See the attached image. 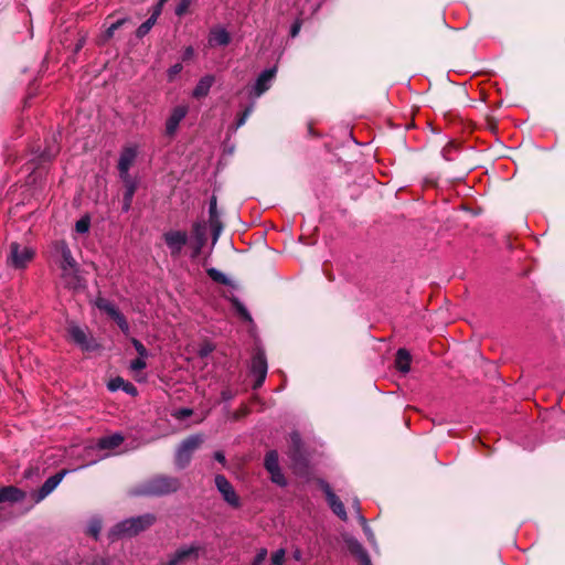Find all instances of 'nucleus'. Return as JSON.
<instances>
[{
	"mask_svg": "<svg viewBox=\"0 0 565 565\" xmlns=\"http://www.w3.org/2000/svg\"><path fill=\"white\" fill-rule=\"evenodd\" d=\"M131 21L128 18H119L116 21H113L108 24L107 29L100 36V42H107L111 38H114L117 30L121 29L126 24H130Z\"/></svg>",
	"mask_w": 565,
	"mask_h": 565,
	"instance_id": "obj_23",
	"label": "nucleus"
},
{
	"mask_svg": "<svg viewBox=\"0 0 565 565\" xmlns=\"http://www.w3.org/2000/svg\"><path fill=\"white\" fill-rule=\"evenodd\" d=\"M120 179L124 182L125 188H126V191L124 194L125 199H127L128 201H132L134 194L137 189V182L135 181V179L131 175L120 177Z\"/></svg>",
	"mask_w": 565,
	"mask_h": 565,
	"instance_id": "obj_28",
	"label": "nucleus"
},
{
	"mask_svg": "<svg viewBox=\"0 0 565 565\" xmlns=\"http://www.w3.org/2000/svg\"><path fill=\"white\" fill-rule=\"evenodd\" d=\"M66 473L67 470H62L61 472L50 477L41 487V489L34 494V501L39 503L43 499H45L51 492H53Z\"/></svg>",
	"mask_w": 565,
	"mask_h": 565,
	"instance_id": "obj_16",
	"label": "nucleus"
},
{
	"mask_svg": "<svg viewBox=\"0 0 565 565\" xmlns=\"http://www.w3.org/2000/svg\"><path fill=\"white\" fill-rule=\"evenodd\" d=\"M233 303H234V306H235L236 310L238 311V313H239V315H241L245 320H248V321H250V320H252V318H250V316H249L248 311L246 310V308H245V307H244V306H243V305H242L237 299H235V300L233 301Z\"/></svg>",
	"mask_w": 565,
	"mask_h": 565,
	"instance_id": "obj_39",
	"label": "nucleus"
},
{
	"mask_svg": "<svg viewBox=\"0 0 565 565\" xmlns=\"http://www.w3.org/2000/svg\"><path fill=\"white\" fill-rule=\"evenodd\" d=\"M113 320L118 324V327L120 328V330L122 331L124 334L129 335V333H130L129 323L127 322L126 318L124 317V315L120 311H118L115 315Z\"/></svg>",
	"mask_w": 565,
	"mask_h": 565,
	"instance_id": "obj_30",
	"label": "nucleus"
},
{
	"mask_svg": "<svg viewBox=\"0 0 565 565\" xmlns=\"http://www.w3.org/2000/svg\"><path fill=\"white\" fill-rule=\"evenodd\" d=\"M52 253L58 257V267L72 266L77 264L72 255V252L65 241H55L52 244Z\"/></svg>",
	"mask_w": 565,
	"mask_h": 565,
	"instance_id": "obj_12",
	"label": "nucleus"
},
{
	"mask_svg": "<svg viewBox=\"0 0 565 565\" xmlns=\"http://www.w3.org/2000/svg\"><path fill=\"white\" fill-rule=\"evenodd\" d=\"M253 110H254V105H253V104H250L249 106H247V107L245 108V110L242 113V115H243L245 118H248V117H249V115L253 113Z\"/></svg>",
	"mask_w": 565,
	"mask_h": 565,
	"instance_id": "obj_49",
	"label": "nucleus"
},
{
	"mask_svg": "<svg viewBox=\"0 0 565 565\" xmlns=\"http://www.w3.org/2000/svg\"><path fill=\"white\" fill-rule=\"evenodd\" d=\"M294 558H295L296 561H301V558H302V553H301V551H300V550H298V548H297V550L294 552Z\"/></svg>",
	"mask_w": 565,
	"mask_h": 565,
	"instance_id": "obj_54",
	"label": "nucleus"
},
{
	"mask_svg": "<svg viewBox=\"0 0 565 565\" xmlns=\"http://www.w3.org/2000/svg\"><path fill=\"white\" fill-rule=\"evenodd\" d=\"M188 113H189L188 105L175 106L171 110V114L166 121V134L169 136H173L177 132L180 122L185 118Z\"/></svg>",
	"mask_w": 565,
	"mask_h": 565,
	"instance_id": "obj_13",
	"label": "nucleus"
},
{
	"mask_svg": "<svg viewBox=\"0 0 565 565\" xmlns=\"http://www.w3.org/2000/svg\"><path fill=\"white\" fill-rule=\"evenodd\" d=\"M164 242L173 257L181 254L182 248L188 243V234L183 231H169L163 234Z\"/></svg>",
	"mask_w": 565,
	"mask_h": 565,
	"instance_id": "obj_8",
	"label": "nucleus"
},
{
	"mask_svg": "<svg viewBox=\"0 0 565 565\" xmlns=\"http://www.w3.org/2000/svg\"><path fill=\"white\" fill-rule=\"evenodd\" d=\"M130 205H131V201H128L127 199L124 198V211H128L130 209Z\"/></svg>",
	"mask_w": 565,
	"mask_h": 565,
	"instance_id": "obj_55",
	"label": "nucleus"
},
{
	"mask_svg": "<svg viewBox=\"0 0 565 565\" xmlns=\"http://www.w3.org/2000/svg\"><path fill=\"white\" fill-rule=\"evenodd\" d=\"M320 487L326 494L327 502L332 512L342 521L348 520V514L344 504L339 497L332 491L330 484L326 481H320Z\"/></svg>",
	"mask_w": 565,
	"mask_h": 565,
	"instance_id": "obj_7",
	"label": "nucleus"
},
{
	"mask_svg": "<svg viewBox=\"0 0 565 565\" xmlns=\"http://www.w3.org/2000/svg\"><path fill=\"white\" fill-rule=\"evenodd\" d=\"M147 359L148 358L138 356L137 359L132 360L129 364V370L138 382L145 381L143 376H139V372L147 367Z\"/></svg>",
	"mask_w": 565,
	"mask_h": 565,
	"instance_id": "obj_26",
	"label": "nucleus"
},
{
	"mask_svg": "<svg viewBox=\"0 0 565 565\" xmlns=\"http://www.w3.org/2000/svg\"><path fill=\"white\" fill-rule=\"evenodd\" d=\"M265 459H268V460L278 459V454L275 450L268 451Z\"/></svg>",
	"mask_w": 565,
	"mask_h": 565,
	"instance_id": "obj_52",
	"label": "nucleus"
},
{
	"mask_svg": "<svg viewBox=\"0 0 565 565\" xmlns=\"http://www.w3.org/2000/svg\"><path fill=\"white\" fill-rule=\"evenodd\" d=\"M102 530V524L98 520L92 521L88 527V532L94 536L97 537Z\"/></svg>",
	"mask_w": 565,
	"mask_h": 565,
	"instance_id": "obj_40",
	"label": "nucleus"
},
{
	"mask_svg": "<svg viewBox=\"0 0 565 565\" xmlns=\"http://www.w3.org/2000/svg\"><path fill=\"white\" fill-rule=\"evenodd\" d=\"M22 499H24V492L13 486L3 487L0 489V503L18 502Z\"/></svg>",
	"mask_w": 565,
	"mask_h": 565,
	"instance_id": "obj_20",
	"label": "nucleus"
},
{
	"mask_svg": "<svg viewBox=\"0 0 565 565\" xmlns=\"http://www.w3.org/2000/svg\"><path fill=\"white\" fill-rule=\"evenodd\" d=\"M267 557V550L262 548L258 551L257 555L255 556L253 565H260L265 558Z\"/></svg>",
	"mask_w": 565,
	"mask_h": 565,
	"instance_id": "obj_42",
	"label": "nucleus"
},
{
	"mask_svg": "<svg viewBox=\"0 0 565 565\" xmlns=\"http://www.w3.org/2000/svg\"><path fill=\"white\" fill-rule=\"evenodd\" d=\"M178 487L179 483L175 479L159 477L153 479L142 492L146 494L161 495L174 492Z\"/></svg>",
	"mask_w": 565,
	"mask_h": 565,
	"instance_id": "obj_6",
	"label": "nucleus"
},
{
	"mask_svg": "<svg viewBox=\"0 0 565 565\" xmlns=\"http://www.w3.org/2000/svg\"><path fill=\"white\" fill-rule=\"evenodd\" d=\"M203 552L204 547L200 543L184 544L170 554L161 565H185L190 562H196Z\"/></svg>",
	"mask_w": 565,
	"mask_h": 565,
	"instance_id": "obj_2",
	"label": "nucleus"
},
{
	"mask_svg": "<svg viewBox=\"0 0 565 565\" xmlns=\"http://www.w3.org/2000/svg\"><path fill=\"white\" fill-rule=\"evenodd\" d=\"M192 0H180L179 4L175 8V14L181 17L183 15L188 8L190 7Z\"/></svg>",
	"mask_w": 565,
	"mask_h": 565,
	"instance_id": "obj_38",
	"label": "nucleus"
},
{
	"mask_svg": "<svg viewBox=\"0 0 565 565\" xmlns=\"http://www.w3.org/2000/svg\"><path fill=\"white\" fill-rule=\"evenodd\" d=\"M266 469L270 473L271 481L282 487L286 486V478L279 467V461H265Z\"/></svg>",
	"mask_w": 565,
	"mask_h": 565,
	"instance_id": "obj_22",
	"label": "nucleus"
},
{
	"mask_svg": "<svg viewBox=\"0 0 565 565\" xmlns=\"http://www.w3.org/2000/svg\"><path fill=\"white\" fill-rule=\"evenodd\" d=\"M209 213H210V224L211 226H214L217 223V210H216V198L213 196L210 201L209 206Z\"/></svg>",
	"mask_w": 565,
	"mask_h": 565,
	"instance_id": "obj_34",
	"label": "nucleus"
},
{
	"mask_svg": "<svg viewBox=\"0 0 565 565\" xmlns=\"http://www.w3.org/2000/svg\"><path fill=\"white\" fill-rule=\"evenodd\" d=\"M156 20L154 18H149L146 22H143L138 29H137V36L142 38L145 36L151 28L154 25Z\"/></svg>",
	"mask_w": 565,
	"mask_h": 565,
	"instance_id": "obj_33",
	"label": "nucleus"
},
{
	"mask_svg": "<svg viewBox=\"0 0 565 565\" xmlns=\"http://www.w3.org/2000/svg\"><path fill=\"white\" fill-rule=\"evenodd\" d=\"M191 414H192V411H191L190 408H182V409L180 411V415H181L182 417H188V416H190Z\"/></svg>",
	"mask_w": 565,
	"mask_h": 565,
	"instance_id": "obj_53",
	"label": "nucleus"
},
{
	"mask_svg": "<svg viewBox=\"0 0 565 565\" xmlns=\"http://www.w3.org/2000/svg\"><path fill=\"white\" fill-rule=\"evenodd\" d=\"M211 227L213 228V232H214V241H216L218 235H220V232L222 230V225H221L220 220L217 218V223L214 226H211Z\"/></svg>",
	"mask_w": 565,
	"mask_h": 565,
	"instance_id": "obj_46",
	"label": "nucleus"
},
{
	"mask_svg": "<svg viewBox=\"0 0 565 565\" xmlns=\"http://www.w3.org/2000/svg\"><path fill=\"white\" fill-rule=\"evenodd\" d=\"M107 387L111 392H116L118 390H122L124 392H126L127 394H129L131 396H135L138 393V391H137V388H136V386L134 384H131L130 382L125 381L122 377H119V376H117L115 379H111L108 382Z\"/></svg>",
	"mask_w": 565,
	"mask_h": 565,
	"instance_id": "obj_19",
	"label": "nucleus"
},
{
	"mask_svg": "<svg viewBox=\"0 0 565 565\" xmlns=\"http://www.w3.org/2000/svg\"><path fill=\"white\" fill-rule=\"evenodd\" d=\"M215 486L221 493L223 500L232 508L238 509L241 508V499L233 486L228 482V480L222 476L217 475L215 477Z\"/></svg>",
	"mask_w": 565,
	"mask_h": 565,
	"instance_id": "obj_5",
	"label": "nucleus"
},
{
	"mask_svg": "<svg viewBox=\"0 0 565 565\" xmlns=\"http://www.w3.org/2000/svg\"><path fill=\"white\" fill-rule=\"evenodd\" d=\"M348 545L350 551L360 558L362 565H372L367 553L356 540H349Z\"/></svg>",
	"mask_w": 565,
	"mask_h": 565,
	"instance_id": "obj_25",
	"label": "nucleus"
},
{
	"mask_svg": "<svg viewBox=\"0 0 565 565\" xmlns=\"http://www.w3.org/2000/svg\"><path fill=\"white\" fill-rule=\"evenodd\" d=\"M253 110H254V105H253V104H250L249 106H247V107L245 108V110L242 113V115H243L245 118H248V117H249V115L253 113Z\"/></svg>",
	"mask_w": 565,
	"mask_h": 565,
	"instance_id": "obj_50",
	"label": "nucleus"
},
{
	"mask_svg": "<svg viewBox=\"0 0 565 565\" xmlns=\"http://www.w3.org/2000/svg\"><path fill=\"white\" fill-rule=\"evenodd\" d=\"M213 351V347L211 344H204L200 348L199 354L202 358L207 356Z\"/></svg>",
	"mask_w": 565,
	"mask_h": 565,
	"instance_id": "obj_44",
	"label": "nucleus"
},
{
	"mask_svg": "<svg viewBox=\"0 0 565 565\" xmlns=\"http://www.w3.org/2000/svg\"><path fill=\"white\" fill-rule=\"evenodd\" d=\"M193 232L199 241V246L195 250V255H198L200 253L202 245L204 244V241H205V228L201 224H195L193 227Z\"/></svg>",
	"mask_w": 565,
	"mask_h": 565,
	"instance_id": "obj_31",
	"label": "nucleus"
},
{
	"mask_svg": "<svg viewBox=\"0 0 565 565\" xmlns=\"http://www.w3.org/2000/svg\"><path fill=\"white\" fill-rule=\"evenodd\" d=\"M214 459H216V460L225 459L224 454L222 451H215Z\"/></svg>",
	"mask_w": 565,
	"mask_h": 565,
	"instance_id": "obj_57",
	"label": "nucleus"
},
{
	"mask_svg": "<svg viewBox=\"0 0 565 565\" xmlns=\"http://www.w3.org/2000/svg\"><path fill=\"white\" fill-rule=\"evenodd\" d=\"M203 444V437L201 435H192L184 439L178 447V458L188 459L191 457L196 449Z\"/></svg>",
	"mask_w": 565,
	"mask_h": 565,
	"instance_id": "obj_14",
	"label": "nucleus"
},
{
	"mask_svg": "<svg viewBox=\"0 0 565 565\" xmlns=\"http://www.w3.org/2000/svg\"><path fill=\"white\" fill-rule=\"evenodd\" d=\"M396 369L402 373L411 370V354L406 349H399L395 359Z\"/></svg>",
	"mask_w": 565,
	"mask_h": 565,
	"instance_id": "obj_24",
	"label": "nucleus"
},
{
	"mask_svg": "<svg viewBox=\"0 0 565 565\" xmlns=\"http://www.w3.org/2000/svg\"><path fill=\"white\" fill-rule=\"evenodd\" d=\"M359 522L361 523L369 542L373 543L374 542V533L372 532L371 527L369 526L366 519L363 515H360Z\"/></svg>",
	"mask_w": 565,
	"mask_h": 565,
	"instance_id": "obj_37",
	"label": "nucleus"
},
{
	"mask_svg": "<svg viewBox=\"0 0 565 565\" xmlns=\"http://www.w3.org/2000/svg\"><path fill=\"white\" fill-rule=\"evenodd\" d=\"M131 344L136 349L138 356L142 358H149V351L146 349V347L136 338H131Z\"/></svg>",
	"mask_w": 565,
	"mask_h": 565,
	"instance_id": "obj_35",
	"label": "nucleus"
},
{
	"mask_svg": "<svg viewBox=\"0 0 565 565\" xmlns=\"http://www.w3.org/2000/svg\"><path fill=\"white\" fill-rule=\"evenodd\" d=\"M207 275L210 276L211 279H213L216 282H220L223 285H230V282H231L230 279L227 278V276L216 268L207 269Z\"/></svg>",
	"mask_w": 565,
	"mask_h": 565,
	"instance_id": "obj_29",
	"label": "nucleus"
},
{
	"mask_svg": "<svg viewBox=\"0 0 565 565\" xmlns=\"http://www.w3.org/2000/svg\"><path fill=\"white\" fill-rule=\"evenodd\" d=\"M164 1H166V0H160V1L157 3V6H156V8H154V10H153V12H152V14H151V18H154V20H156V21H157L158 17H159V15H160V13H161L162 6H163Z\"/></svg>",
	"mask_w": 565,
	"mask_h": 565,
	"instance_id": "obj_45",
	"label": "nucleus"
},
{
	"mask_svg": "<svg viewBox=\"0 0 565 565\" xmlns=\"http://www.w3.org/2000/svg\"><path fill=\"white\" fill-rule=\"evenodd\" d=\"M194 55V50L192 46H188L185 50H184V53H183V60H189L191 58L192 56Z\"/></svg>",
	"mask_w": 565,
	"mask_h": 565,
	"instance_id": "obj_48",
	"label": "nucleus"
},
{
	"mask_svg": "<svg viewBox=\"0 0 565 565\" xmlns=\"http://www.w3.org/2000/svg\"><path fill=\"white\" fill-rule=\"evenodd\" d=\"M211 47L226 46L231 43V34L222 25H215L211 28L207 39Z\"/></svg>",
	"mask_w": 565,
	"mask_h": 565,
	"instance_id": "obj_17",
	"label": "nucleus"
},
{
	"mask_svg": "<svg viewBox=\"0 0 565 565\" xmlns=\"http://www.w3.org/2000/svg\"><path fill=\"white\" fill-rule=\"evenodd\" d=\"M286 552L284 548L277 550L271 555V565H282L285 562Z\"/></svg>",
	"mask_w": 565,
	"mask_h": 565,
	"instance_id": "obj_36",
	"label": "nucleus"
},
{
	"mask_svg": "<svg viewBox=\"0 0 565 565\" xmlns=\"http://www.w3.org/2000/svg\"><path fill=\"white\" fill-rule=\"evenodd\" d=\"M353 509L356 513V518L358 520L360 521V515H362V512H361V505H360V502L358 499H354L353 500Z\"/></svg>",
	"mask_w": 565,
	"mask_h": 565,
	"instance_id": "obj_47",
	"label": "nucleus"
},
{
	"mask_svg": "<svg viewBox=\"0 0 565 565\" xmlns=\"http://www.w3.org/2000/svg\"><path fill=\"white\" fill-rule=\"evenodd\" d=\"M301 25H302V22L299 19L294 22V24L290 28L291 38H296L299 34V32L301 30Z\"/></svg>",
	"mask_w": 565,
	"mask_h": 565,
	"instance_id": "obj_43",
	"label": "nucleus"
},
{
	"mask_svg": "<svg viewBox=\"0 0 565 565\" xmlns=\"http://www.w3.org/2000/svg\"><path fill=\"white\" fill-rule=\"evenodd\" d=\"M89 226H90L89 217L84 216L75 223V231L79 234H85L89 231Z\"/></svg>",
	"mask_w": 565,
	"mask_h": 565,
	"instance_id": "obj_32",
	"label": "nucleus"
},
{
	"mask_svg": "<svg viewBox=\"0 0 565 565\" xmlns=\"http://www.w3.org/2000/svg\"><path fill=\"white\" fill-rule=\"evenodd\" d=\"M35 252L32 247L11 243L8 264L15 269H23L33 259Z\"/></svg>",
	"mask_w": 565,
	"mask_h": 565,
	"instance_id": "obj_3",
	"label": "nucleus"
},
{
	"mask_svg": "<svg viewBox=\"0 0 565 565\" xmlns=\"http://www.w3.org/2000/svg\"><path fill=\"white\" fill-rule=\"evenodd\" d=\"M267 361L264 352L258 351L254 354L252 359L250 371L255 375L256 381L254 387H259L263 385L266 375H267Z\"/></svg>",
	"mask_w": 565,
	"mask_h": 565,
	"instance_id": "obj_11",
	"label": "nucleus"
},
{
	"mask_svg": "<svg viewBox=\"0 0 565 565\" xmlns=\"http://www.w3.org/2000/svg\"><path fill=\"white\" fill-rule=\"evenodd\" d=\"M182 64L181 63H177L174 65H172L169 70H168V77L170 81H172L181 71H182Z\"/></svg>",
	"mask_w": 565,
	"mask_h": 565,
	"instance_id": "obj_41",
	"label": "nucleus"
},
{
	"mask_svg": "<svg viewBox=\"0 0 565 565\" xmlns=\"http://www.w3.org/2000/svg\"><path fill=\"white\" fill-rule=\"evenodd\" d=\"M154 516L152 514H145L137 518H131L124 520L114 526L110 532L113 537L120 536H132L138 534L140 531L146 530L154 522Z\"/></svg>",
	"mask_w": 565,
	"mask_h": 565,
	"instance_id": "obj_1",
	"label": "nucleus"
},
{
	"mask_svg": "<svg viewBox=\"0 0 565 565\" xmlns=\"http://www.w3.org/2000/svg\"><path fill=\"white\" fill-rule=\"evenodd\" d=\"M214 79L215 78L213 75L203 76L196 84L195 88L193 89L192 96L194 98L205 97L209 94V92L214 83Z\"/></svg>",
	"mask_w": 565,
	"mask_h": 565,
	"instance_id": "obj_21",
	"label": "nucleus"
},
{
	"mask_svg": "<svg viewBox=\"0 0 565 565\" xmlns=\"http://www.w3.org/2000/svg\"><path fill=\"white\" fill-rule=\"evenodd\" d=\"M222 397L223 399H231L232 398V394L228 392V391H223L222 392Z\"/></svg>",
	"mask_w": 565,
	"mask_h": 565,
	"instance_id": "obj_56",
	"label": "nucleus"
},
{
	"mask_svg": "<svg viewBox=\"0 0 565 565\" xmlns=\"http://www.w3.org/2000/svg\"><path fill=\"white\" fill-rule=\"evenodd\" d=\"M61 270V282L65 288L72 290H81L85 287V280L79 275L78 264H74L71 267L65 266L60 268Z\"/></svg>",
	"mask_w": 565,
	"mask_h": 565,
	"instance_id": "obj_4",
	"label": "nucleus"
},
{
	"mask_svg": "<svg viewBox=\"0 0 565 565\" xmlns=\"http://www.w3.org/2000/svg\"><path fill=\"white\" fill-rule=\"evenodd\" d=\"M275 75L276 67L265 70L259 74L253 87L254 97H260L265 92L269 89Z\"/></svg>",
	"mask_w": 565,
	"mask_h": 565,
	"instance_id": "obj_15",
	"label": "nucleus"
},
{
	"mask_svg": "<svg viewBox=\"0 0 565 565\" xmlns=\"http://www.w3.org/2000/svg\"><path fill=\"white\" fill-rule=\"evenodd\" d=\"M124 441V436L119 433H115L109 436H104L98 439L96 447L102 450H114L117 449Z\"/></svg>",
	"mask_w": 565,
	"mask_h": 565,
	"instance_id": "obj_18",
	"label": "nucleus"
},
{
	"mask_svg": "<svg viewBox=\"0 0 565 565\" xmlns=\"http://www.w3.org/2000/svg\"><path fill=\"white\" fill-rule=\"evenodd\" d=\"M138 154V147L136 145H129L124 147L120 152L118 161V171L120 177L130 175L129 170L134 164Z\"/></svg>",
	"mask_w": 565,
	"mask_h": 565,
	"instance_id": "obj_10",
	"label": "nucleus"
},
{
	"mask_svg": "<svg viewBox=\"0 0 565 565\" xmlns=\"http://www.w3.org/2000/svg\"><path fill=\"white\" fill-rule=\"evenodd\" d=\"M68 334L71 339L85 351H93L97 348L94 339L79 326H70Z\"/></svg>",
	"mask_w": 565,
	"mask_h": 565,
	"instance_id": "obj_9",
	"label": "nucleus"
},
{
	"mask_svg": "<svg viewBox=\"0 0 565 565\" xmlns=\"http://www.w3.org/2000/svg\"><path fill=\"white\" fill-rule=\"evenodd\" d=\"M94 305L103 310L104 312H106L111 319L115 317V315L119 311L116 306L110 302L109 300L105 299V298H102V297H98L95 301H94Z\"/></svg>",
	"mask_w": 565,
	"mask_h": 565,
	"instance_id": "obj_27",
	"label": "nucleus"
},
{
	"mask_svg": "<svg viewBox=\"0 0 565 565\" xmlns=\"http://www.w3.org/2000/svg\"><path fill=\"white\" fill-rule=\"evenodd\" d=\"M247 118H245L243 115H241L236 120V129L245 125Z\"/></svg>",
	"mask_w": 565,
	"mask_h": 565,
	"instance_id": "obj_51",
	"label": "nucleus"
}]
</instances>
